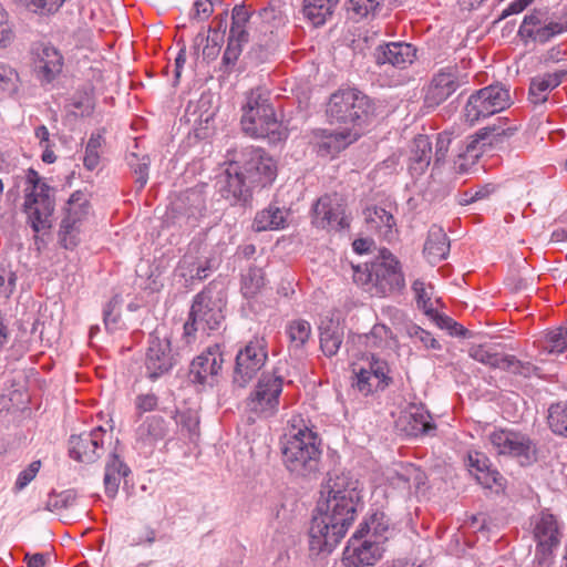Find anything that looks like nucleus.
Here are the masks:
<instances>
[{
	"label": "nucleus",
	"mask_w": 567,
	"mask_h": 567,
	"mask_svg": "<svg viewBox=\"0 0 567 567\" xmlns=\"http://www.w3.org/2000/svg\"><path fill=\"white\" fill-rule=\"evenodd\" d=\"M382 554L383 547L378 540L357 530L343 551V563L347 567L373 566L381 559Z\"/></svg>",
	"instance_id": "18"
},
{
	"label": "nucleus",
	"mask_w": 567,
	"mask_h": 567,
	"mask_svg": "<svg viewBox=\"0 0 567 567\" xmlns=\"http://www.w3.org/2000/svg\"><path fill=\"white\" fill-rule=\"evenodd\" d=\"M416 48L408 42H388L374 49L373 58L378 65L389 64L393 68L404 70L416 59Z\"/></svg>",
	"instance_id": "25"
},
{
	"label": "nucleus",
	"mask_w": 567,
	"mask_h": 567,
	"mask_svg": "<svg viewBox=\"0 0 567 567\" xmlns=\"http://www.w3.org/2000/svg\"><path fill=\"white\" fill-rule=\"evenodd\" d=\"M20 76L18 71L4 63H0V95L12 97L20 87Z\"/></svg>",
	"instance_id": "45"
},
{
	"label": "nucleus",
	"mask_w": 567,
	"mask_h": 567,
	"mask_svg": "<svg viewBox=\"0 0 567 567\" xmlns=\"http://www.w3.org/2000/svg\"><path fill=\"white\" fill-rule=\"evenodd\" d=\"M241 111L240 124L246 135L267 138L270 143H278L287 137V128L278 121L264 89L257 87L248 92Z\"/></svg>",
	"instance_id": "1"
},
{
	"label": "nucleus",
	"mask_w": 567,
	"mask_h": 567,
	"mask_svg": "<svg viewBox=\"0 0 567 567\" xmlns=\"http://www.w3.org/2000/svg\"><path fill=\"white\" fill-rule=\"evenodd\" d=\"M239 37L238 34L229 33L226 50L223 55V64L234 66L243 52V47L248 42L249 37Z\"/></svg>",
	"instance_id": "49"
},
{
	"label": "nucleus",
	"mask_w": 567,
	"mask_h": 567,
	"mask_svg": "<svg viewBox=\"0 0 567 567\" xmlns=\"http://www.w3.org/2000/svg\"><path fill=\"white\" fill-rule=\"evenodd\" d=\"M64 58L51 43H34L31 49V68L41 85L52 83L61 73Z\"/></svg>",
	"instance_id": "17"
},
{
	"label": "nucleus",
	"mask_w": 567,
	"mask_h": 567,
	"mask_svg": "<svg viewBox=\"0 0 567 567\" xmlns=\"http://www.w3.org/2000/svg\"><path fill=\"white\" fill-rule=\"evenodd\" d=\"M353 277L368 292L378 297L391 296L405 287L401 264L388 249H381L378 256L363 267L358 266Z\"/></svg>",
	"instance_id": "2"
},
{
	"label": "nucleus",
	"mask_w": 567,
	"mask_h": 567,
	"mask_svg": "<svg viewBox=\"0 0 567 567\" xmlns=\"http://www.w3.org/2000/svg\"><path fill=\"white\" fill-rule=\"evenodd\" d=\"M429 419L430 415L422 411L411 413L409 421L411 434H431L435 430V425Z\"/></svg>",
	"instance_id": "54"
},
{
	"label": "nucleus",
	"mask_w": 567,
	"mask_h": 567,
	"mask_svg": "<svg viewBox=\"0 0 567 567\" xmlns=\"http://www.w3.org/2000/svg\"><path fill=\"white\" fill-rule=\"evenodd\" d=\"M450 251V240L440 226L433 225L427 233L423 254L431 264L445 259Z\"/></svg>",
	"instance_id": "34"
},
{
	"label": "nucleus",
	"mask_w": 567,
	"mask_h": 567,
	"mask_svg": "<svg viewBox=\"0 0 567 567\" xmlns=\"http://www.w3.org/2000/svg\"><path fill=\"white\" fill-rule=\"evenodd\" d=\"M441 329L449 330L450 334L465 337L467 330L452 318L440 315L439 312L432 318Z\"/></svg>",
	"instance_id": "59"
},
{
	"label": "nucleus",
	"mask_w": 567,
	"mask_h": 567,
	"mask_svg": "<svg viewBox=\"0 0 567 567\" xmlns=\"http://www.w3.org/2000/svg\"><path fill=\"white\" fill-rule=\"evenodd\" d=\"M432 143L426 135H419L413 141L409 171L412 175H422L431 163Z\"/></svg>",
	"instance_id": "36"
},
{
	"label": "nucleus",
	"mask_w": 567,
	"mask_h": 567,
	"mask_svg": "<svg viewBox=\"0 0 567 567\" xmlns=\"http://www.w3.org/2000/svg\"><path fill=\"white\" fill-rule=\"evenodd\" d=\"M175 363L171 341L167 338H159L157 332L152 333L148 339L145 359L147 378L151 380L158 379L169 372Z\"/></svg>",
	"instance_id": "21"
},
{
	"label": "nucleus",
	"mask_w": 567,
	"mask_h": 567,
	"mask_svg": "<svg viewBox=\"0 0 567 567\" xmlns=\"http://www.w3.org/2000/svg\"><path fill=\"white\" fill-rule=\"evenodd\" d=\"M173 417L181 430L187 432L189 437L198 434L199 417L195 412L190 410L176 411Z\"/></svg>",
	"instance_id": "52"
},
{
	"label": "nucleus",
	"mask_w": 567,
	"mask_h": 567,
	"mask_svg": "<svg viewBox=\"0 0 567 567\" xmlns=\"http://www.w3.org/2000/svg\"><path fill=\"white\" fill-rule=\"evenodd\" d=\"M460 87L458 70L449 65L435 72L424 89V104L427 107H437L444 103Z\"/></svg>",
	"instance_id": "20"
},
{
	"label": "nucleus",
	"mask_w": 567,
	"mask_h": 567,
	"mask_svg": "<svg viewBox=\"0 0 567 567\" xmlns=\"http://www.w3.org/2000/svg\"><path fill=\"white\" fill-rule=\"evenodd\" d=\"M360 133L353 128L341 131H322L318 141V153L321 156H333L358 140Z\"/></svg>",
	"instance_id": "28"
},
{
	"label": "nucleus",
	"mask_w": 567,
	"mask_h": 567,
	"mask_svg": "<svg viewBox=\"0 0 567 567\" xmlns=\"http://www.w3.org/2000/svg\"><path fill=\"white\" fill-rule=\"evenodd\" d=\"M104 143V138L100 133H92L86 146L85 154L83 158V165L86 169L93 171L100 164V151Z\"/></svg>",
	"instance_id": "47"
},
{
	"label": "nucleus",
	"mask_w": 567,
	"mask_h": 567,
	"mask_svg": "<svg viewBox=\"0 0 567 567\" xmlns=\"http://www.w3.org/2000/svg\"><path fill=\"white\" fill-rule=\"evenodd\" d=\"M128 165L136 175L135 183L138 184L137 188H144L148 179L150 158L147 156H143V158L140 159L135 153H132L128 156Z\"/></svg>",
	"instance_id": "53"
},
{
	"label": "nucleus",
	"mask_w": 567,
	"mask_h": 567,
	"mask_svg": "<svg viewBox=\"0 0 567 567\" xmlns=\"http://www.w3.org/2000/svg\"><path fill=\"white\" fill-rule=\"evenodd\" d=\"M357 530L383 545L391 533L390 519L383 512H375L362 522Z\"/></svg>",
	"instance_id": "38"
},
{
	"label": "nucleus",
	"mask_w": 567,
	"mask_h": 567,
	"mask_svg": "<svg viewBox=\"0 0 567 567\" xmlns=\"http://www.w3.org/2000/svg\"><path fill=\"white\" fill-rule=\"evenodd\" d=\"M267 358L266 340L264 338L250 340L236 355L234 382L239 386H246L265 365Z\"/></svg>",
	"instance_id": "15"
},
{
	"label": "nucleus",
	"mask_w": 567,
	"mask_h": 567,
	"mask_svg": "<svg viewBox=\"0 0 567 567\" xmlns=\"http://www.w3.org/2000/svg\"><path fill=\"white\" fill-rule=\"evenodd\" d=\"M12 39L13 32L8 20V14L3 7L0 4V47H7Z\"/></svg>",
	"instance_id": "63"
},
{
	"label": "nucleus",
	"mask_w": 567,
	"mask_h": 567,
	"mask_svg": "<svg viewBox=\"0 0 567 567\" xmlns=\"http://www.w3.org/2000/svg\"><path fill=\"white\" fill-rule=\"evenodd\" d=\"M76 494L72 489L63 491L61 493H51L48 496L47 509L60 511L72 506L75 503Z\"/></svg>",
	"instance_id": "55"
},
{
	"label": "nucleus",
	"mask_w": 567,
	"mask_h": 567,
	"mask_svg": "<svg viewBox=\"0 0 567 567\" xmlns=\"http://www.w3.org/2000/svg\"><path fill=\"white\" fill-rule=\"evenodd\" d=\"M312 223L320 228L342 229L349 226L344 204L337 195H323L313 206Z\"/></svg>",
	"instance_id": "23"
},
{
	"label": "nucleus",
	"mask_w": 567,
	"mask_h": 567,
	"mask_svg": "<svg viewBox=\"0 0 567 567\" xmlns=\"http://www.w3.org/2000/svg\"><path fill=\"white\" fill-rule=\"evenodd\" d=\"M213 12L214 9L212 8L209 0H196L193 6L190 19L203 21L208 19Z\"/></svg>",
	"instance_id": "64"
},
{
	"label": "nucleus",
	"mask_w": 567,
	"mask_h": 567,
	"mask_svg": "<svg viewBox=\"0 0 567 567\" xmlns=\"http://www.w3.org/2000/svg\"><path fill=\"white\" fill-rule=\"evenodd\" d=\"M566 75L567 66L551 73H545L533 78L529 84V101L535 105L546 102L549 92L557 87Z\"/></svg>",
	"instance_id": "29"
},
{
	"label": "nucleus",
	"mask_w": 567,
	"mask_h": 567,
	"mask_svg": "<svg viewBox=\"0 0 567 567\" xmlns=\"http://www.w3.org/2000/svg\"><path fill=\"white\" fill-rule=\"evenodd\" d=\"M221 35H204L203 33H198L194 40L195 47H199L203 42H206L203 49V55L207 60H214L220 49Z\"/></svg>",
	"instance_id": "56"
},
{
	"label": "nucleus",
	"mask_w": 567,
	"mask_h": 567,
	"mask_svg": "<svg viewBox=\"0 0 567 567\" xmlns=\"http://www.w3.org/2000/svg\"><path fill=\"white\" fill-rule=\"evenodd\" d=\"M364 216L370 230L378 233L388 241L394 239L396 234L395 219L391 213L382 207L373 206L364 210Z\"/></svg>",
	"instance_id": "33"
},
{
	"label": "nucleus",
	"mask_w": 567,
	"mask_h": 567,
	"mask_svg": "<svg viewBox=\"0 0 567 567\" xmlns=\"http://www.w3.org/2000/svg\"><path fill=\"white\" fill-rule=\"evenodd\" d=\"M265 286V274L261 268L250 267L241 278V292L246 298L255 297Z\"/></svg>",
	"instance_id": "44"
},
{
	"label": "nucleus",
	"mask_w": 567,
	"mask_h": 567,
	"mask_svg": "<svg viewBox=\"0 0 567 567\" xmlns=\"http://www.w3.org/2000/svg\"><path fill=\"white\" fill-rule=\"evenodd\" d=\"M539 348L549 354H560L567 350V329L556 328L538 339Z\"/></svg>",
	"instance_id": "43"
},
{
	"label": "nucleus",
	"mask_w": 567,
	"mask_h": 567,
	"mask_svg": "<svg viewBox=\"0 0 567 567\" xmlns=\"http://www.w3.org/2000/svg\"><path fill=\"white\" fill-rule=\"evenodd\" d=\"M487 440L496 454L516 458L520 465H529L537 458L536 443L523 432L495 429Z\"/></svg>",
	"instance_id": "10"
},
{
	"label": "nucleus",
	"mask_w": 567,
	"mask_h": 567,
	"mask_svg": "<svg viewBox=\"0 0 567 567\" xmlns=\"http://www.w3.org/2000/svg\"><path fill=\"white\" fill-rule=\"evenodd\" d=\"M284 379L274 373H264L246 399L248 419H267L277 413Z\"/></svg>",
	"instance_id": "9"
},
{
	"label": "nucleus",
	"mask_w": 567,
	"mask_h": 567,
	"mask_svg": "<svg viewBox=\"0 0 567 567\" xmlns=\"http://www.w3.org/2000/svg\"><path fill=\"white\" fill-rule=\"evenodd\" d=\"M547 420L555 434L567 436V403L551 404L548 409Z\"/></svg>",
	"instance_id": "46"
},
{
	"label": "nucleus",
	"mask_w": 567,
	"mask_h": 567,
	"mask_svg": "<svg viewBox=\"0 0 567 567\" xmlns=\"http://www.w3.org/2000/svg\"><path fill=\"white\" fill-rule=\"evenodd\" d=\"M468 468L474 474L476 481L485 488H492L494 485L502 486V475L491 468V462L488 457L481 452H470L468 456Z\"/></svg>",
	"instance_id": "30"
},
{
	"label": "nucleus",
	"mask_w": 567,
	"mask_h": 567,
	"mask_svg": "<svg viewBox=\"0 0 567 567\" xmlns=\"http://www.w3.org/2000/svg\"><path fill=\"white\" fill-rule=\"evenodd\" d=\"M252 186L265 187L277 176L275 159L262 148L249 146L241 151L240 158L234 162Z\"/></svg>",
	"instance_id": "13"
},
{
	"label": "nucleus",
	"mask_w": 567,
	"mask_h": 567,
	"mask_svg": "<svg viewBox=\"0 0 567 567\" xmlns=\"http://www.w3.org/2000/svg\"><path fill=\"white\" fill-rule=\"evenodd\" d=\"M533 536L536 543L535 558L540 567H550L554 553L563 537V525L556 516L542 512L533 523Z\"/></svg>",
	"instance_id": "11"
},
{
	"label": "nucleus",
	"mask_w": 567,
	"mask_h": 567,
	"mask_svg": "<svg viewBox=\"0 0 567 567\" xmlns=\"http://www.w3.org/2000/svg\"><path fill=\"white\" fill-rule=\"evenodd\" d=\"M112 434L102 426L69 439V455L81 463H94L104 453L105 443H111Z\"/></svg>",
	"instance_id": "16"
},
{
	"label": "nucleus",
	"mask_w": 567,
	"mask_h": 567,
	"mask_svg": "<svg viewBox=\"0 0 567 567\" xmlns=\"http://www.w3.org/2000/svg\"><path fill=\"white\" fill-rule=\"evenodd\" d=\"M389 371L388 363L372 354L362 364L355 363L353 365V373L357 378L355 385L365 395L374 389H384L391 380Z\"/></svg>",
	"instance_id": "19"
},
{
	"label": "nucleus",
	"mask_w": 567,
	"mask_h": 567,
	"mask_svg": "<svg viewBox=\"0 0 567 567\" xmlns=\"http://www.w3.org/2000/svg\"><path fill=\"white\" fill-rule=\"evenodd\" d=\"M452 143V134L449 132H442L437 134L436 146H435V164H439L445 159Z\"/></svg>",
	"instance_id": "62"
},
{
	"label": "nucleus",
	"mask_w": 567,
	"mask_h": 567,
	"mask_svg": "<svg viewBox=\"0 0 567 567\" xmlns=\"http://www.w3.org/2000/svg\"><path fill=\"white\" fill-rule=\"evenodd\" d=\"M358 481H354L346 473H330L328 480L322 485L321 496H346L351 492V497H360L358 491Z\"/></svg>",
	"instance_id": "35"
},
{
	"label": "nucleus",
	"mask_w": 567,
	"mask_h": 567,
	"mask_svg": "<svg viewBox=\"0 0 567 567\" xmlns=\"http://www.w3.org/2000/svg\"><path fill=\"white\" fill-rule=\"evenodd\" d=\"M509 89L495 83L473 92L464 106V117L470 124L499 113L512 105Z\"/></svg>",
	"instance_id": "8"
},
{
	"label": "nucleus",
	"mask_w": 567,
	"mask_h": 567,
	"mask_svg": "<svg viewBox=\"0 0 567 567\" xmlns=\"http://www.w3.org/2000/svg\"><path fill=\"white\" fill-rule=\"evenodd\" d=\"M223 353L220 347L215 344L197 355L190 363L189 375L193 382L205 384L214 379L223 367Z\"/></svg>",
	"instance_id": "26"
},
{
	"label": "nucleus",
	"mask_w": 567,
	"mask_h": 567,
	"mask_svg": "<svg viewBox=\"0 0 567 567\" xmlns=\"http://www.w3.org/2000/svg\"><path fill=\"white\" fill-rule=\"evenodd\" d=\"M41 461L37 460L30 463L28 467L22 470L14 482V492H21L35 478L41 468Z\"/></svg>",
	"instance_id": "58"
},
{
	"label": "nucleus",
	"mask_w": 567,
	"mask_h": 567,
	"mask_svg": "<svg viewBox=\"0 0 567 567\" xmlns=\"http://www.w3.org/2000/svg\"><path fill=\"white\" fill-rule=\"evenodd\" d=\"M221 299L214 298L210 290H203L193 300L188 318L184 323L182 341L192 347L198 339V332L209 334L218 330L224 322Z\"/></svg>",
	"instance_id": "5"
},
{
	"label": "nucleus",
	"mask_w": 567,
	"mask_h": 567,
	"mask_svg": "<svg viewBox=\"0 0 567 567\" xmlns=\"http://www.w3.org/2000/svg\"><path fill=\"white\" fill-rule=\"evenodd\" d=\"M382 0H349L350 9L360 17L374 13Z\"/></svg>",
	"instance_id": "60"
},
{
	"label": "nucleus",
	"mask_w": 567,
	"mask_h": 567,
	"mask_svg": "<svg viewBox=\"0 0 567 567\" xmlns=\"http://www.w3.org/2000/svg\"><path fill=\"white\" fill-rule=\"evenodd\" d=\"M343 341V329L338 323L329 321L320 327V348L324 355L333 357L338 353Z\"/></svg>",
	"instance_id": "41"
},
{
	"label": "nucleus",
	"mask_w": 567,
	"mask_h": 567,
	"mask_svg": "<svg viewBox=\"0 0 567 567\" xmlns=\"http://www.w3.org/2000/svg\"><path fill=\"white\" fill-rule=\"evenodd\" d=\"M327 114L331 123L351 125L353 130L373 115L370 99L355 89L339 90L330 97Z\"/></svg>",
	"instance_id": "7"
},
{
	"label": "nucleus",
	"mask_w": 567,
	"mask_h": 567,
	"mask_svg": "<svg viewBox=\"0 0 567 567\" xmlns=\"http://www.w3.org/2000/svg\"><path fill=\"white\" fill-rule=\"evenodd\" d=\"M360 497L346 496L320 497L316 512L327 515L334 522L350 527L357 516Z\"/></svg>",
	"instance_id": "24"
},
{
	"label": "nucleus",
	"mask_w": 567,
	"mask_h": 567,
	"mask_svg": "<svg viewBox=\"0 0 567 567\" xmlns=\"http://www.w3.org/2000/svg\"><path fill=\"white\" fill-rule=\"evenodd\" d=\"M168 434V425L159 415L147 416L136 429V441L142 446L152 447Z\"/></svg>",
	"instance_id": "32"
},
{
	"label": "nucleus",
	"mask_w": 567,
	"mask_h": 567,
	"mask_svg": "<svg viewBox=\"0 0 567 567\" xmlns=\"http://www.w3.org/2000/svg\"><path fill=\"white\" fill-rule=\"evenodd\" d=\"M405 332L413 343H421L425 349L441 350L440 342L420 326L415 323L406 324Z\"/></svg>",
	"instance_id": "48"
},
{
	"label": "nucleus",
	"mask_w": 567,
	"mask_h": 567,
	"mask_svg": "<svg viewBox=\"0 0 567 567\" xmlns=\"http://www.w3.org/2000/svg\"><path fill=\"white\" fill-rule=\"evenodd\" d=\"M417 307L431 319L437 313L431 301V293L427 292L425 282L417 279L412 284Z\"/></svg>",
	"instance_id": "50"
},
{
	"label": "nucleus",
	"mask_w": 567,
	"mask_h": 567,
	"mask_svg": "<svg viewBox=\"0 0 567 567\" xmlns=\"http://www.w3.org/2000/svg\"><path fill=\"white\" fill-rule=\"evenodd\" d=\"M286 333L290 349H302L311 337V324L305 319L291 320L286 327Z\"/></svg>",
	"instance_id": "42"
},
{
	"label": "nucleus",
	"mask_w": 567,
	"mask_h": 567,
	"mask_svg": "<svg viewBox=\"0 0 567 567\" xmlns=\"http://www.w3.org/2000/svg\"><path fill=\"white\" fill-rule=\"evenodd\" d=\"M249 18L250 13L244 4L235 6L231 13V25L229 33L238 34L241 38L249 37L248 32L245 29L246 23L249 21Z\"/></svg>",
	"instance_id": "51"
},
{
	"label": "nucleus",
	"mask_w": 567,
	"mask_h": 567,
	"mask_svg": "<svg viewBox=\"0 0 567 567\" xmlns=\"http://www.w3.org/2000/svg\"><path fill=\"white\" fill-rule=\"evenodd\" d=\"M220 194L229 200L231 205L246 203L250 198V188L254 187L248 183L243 172L234 162L229 164L225 171V175L220 181Z\"/></svg>",
	"instance_id": "27"
},
{
	"label": "nucleus",
	"mask_w": 567,
	"mask_h": 567,
	"mask_svg": "<svg viewBox=\"0 0 567 567\" xmlns=\"http://www.w3.org/2000/svg\"><path fill=\"white\" fill-rule=\"evenodd\" d=\"M130 473V468L123 461L113 454L107 461L104 473L105 493L109 497H114L118 491L121 478Z\"/></svg>",
	"instance_id": "40"
},
{
	"label": "nucleus",
	"mask_w": 567,
	"mask_h": 567,
	"mask_svg": "<svg viewBox=\"0 0 567 567\" xmlns=\"http://www.w3.org/2000/svg\"><path fill=\"white\" fill-rule=\"evenodd\" d=\"M91 212L87 195L82 190H75L66 202L64 216L60 225V243L66 249H73L80 243V233L83 223Z\"/></svg>",
	"instance_id": "12"
},
{
	"label": "nucleus",
	"mask_w": 567,
	"mask_h": 567,
	"mask_svg": "<svg viewBox=\"0 0 567 567\" xmlns=\"http://www.w3.org/2000/svg\"><path fill=\"white\" fill-rule=\"evenodd\" d=\"M321 449L317 433L305 426L286 434L281 457L286 470L297 477H312L320 468Z\"/></svg>",
	"instance_id": "3"
},
{
	"label": "nucleus",
	"mask_w": 567,
	"mask_h": 567,
	"mask_svg": "<svg viewBox=\"0 0 567 567\" xmlns=\"http://www.w3.org/2000/svg\"><path fill=\"white\" fill-rule=\"evenodd\" d=\"M468 353L475 361L491 368L507 370L514 373L519 369V361L516 360L514 355L494 352L491 348L485 346L472 347Z\"/></svg>",
	"instance_id": "31"
},
{
	"label": "nucleus",
	"mask_w": 567,
	"mask_h": 567,
	"mask_svg": "<svg viewBox=\"0 0 567 567\" xmlns=\"http://www.w3.org/2000/svg\"><path fill=\"white\" fill-rule=\"evenodd\" d=\"M287 216L288 210L280 208L276 204H270L267 208L256 214L252 228L258 233L284 228Z\"/></svg>",
	"instance_id": "37"
},
{
	"label": "nucleus",
	"mask_w": 567,
	"mask_h": 567,
	"mask_svg": "<svg viewBox=\"0 0 567 567\" xmlns=\"http://www.w3.org/2000/svg\"><path fill=\"white\" fill-rule=\"evenodd\" d=\"M567 32V9L539 7L533 9L523 19L518 35L527 41L546 44L554 38Z\"/></svg>",
	"instance_id": "6"
},
{
	"label": "nucleus",
	"mask_w": 567,
	"mask_h": 567,
	"mask_svg": "<svg viewBox=\"0 0 567 567\" xmlns=\"http://www.w3.org/2000/svg\"><path fill=\"white\" fill-rule=\"evenodd\" d=\"M517 130L518 127L516 125H508L506 118H498L497 123L478 130L470 137L466 144V155L470 157H478L480 152H483L484 147H493L504 143L512 137Z\"/></svg>",
	"instance_id": "22"
},
{
	"label": "nucleus",
	"mask_w": 567,
	"mask_h": 567,
	"mask_svg": "<svg viewBox=\"0 0 567 567\" xmlns=\"http://www.w3.org/2000/svg\"><path fill=\"white\" fill-rule=\"evenodd\" d=\"M121 299L118 296L113 297L103 310L104 324L107 330L114 331L117 329L121 313H120Z\"/></svg>",
	"instance_id": "57"
},
{
	"label": "nucleus",
	"mask_w": 567,
	"mask_h": 567,
	"mask_svg": "<svg viewBox=\"0 0 567 567\" xmlns=\"http://www.w3.org/2000/svg\"><path fill=\"white\" fill-rule=\"evenodd\" d=\"M340 0H305L303 14L315 25L319 27L326 23L330 18Z\"/></svg>",
	"instance_id": "39"
},
{
	"label": "nucleus",
	"mask_w": 567,
	"mask_h": 567,
	"mask_svg": "<svg viewBox=\"0 0 567 567\" xmlns=\"http://www.w3.org/2000/svg\"><path fill=\"white\" fill-rule=\"evenodd\" d=\"M158 398L154 393H142L135 399V409L138 414L154 411L157 408Z\"/></svg>",
	"instance_id": "61"
},
{
	"label": "nucleus",
	"mask_w": 567,
	"mask_h": 567,
	"mask_svg": "<svg viewBox=\"0 0 567 567\" xmlns=\"http://www.w3.org/2000/svg\"><path fill=\"white\" fill-rule=\"evenodd\" d=\"M25 179L28 186L24 189L23 212L28 224L35 234L45 233L53 224L54 188L33 168L27 171Z\"/></svg>",
	"instance_id": "4"
},
{
	"label": "nucleus",
	"mask_w": 567,
	"mask_h": 567,
	"mask_svg": "<svg viewBox=\"0 0 567 567\" xmlns=\"http://www.w3.org/2000/svg\"><path fill=\"white\" fill-rule=\"evenodd\" d=\"M348 527L318 512L313 515L309 528V551L312 555H328L346 536Z\"/></svg>",
	"instance_id": "14"
}]
</instances>
